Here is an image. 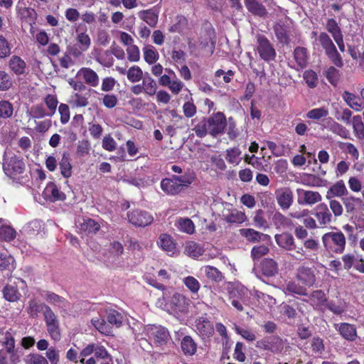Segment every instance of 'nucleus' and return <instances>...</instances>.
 <instances>
[{
  "mask_svg": "<svg viewBox=\"0 0 364 364\" xmlns=\"http://www.w3.org/2000/svg\"><path fill=\"white\" fill-rule=\"evenodd\" d=\"M257 51L259 57L266 62L274 60L276 58L277 53L274 46L263 35L257 36Z\"/></svg>",
  "mask_w": 364,
  "mask_h": 364,
  "instance_id": "obj_6",
  "label": "nucleus"
},
{
  "mask_svg": "<svg viewBox=\"0 0 364 364\" xmlns=\"http://www.w3.org/2000/svg\"><path fill=\"white\" fill-rule=\"evenodd\" d=\"M9 155L10 154L6 152L4 156L3 168L9 177L16 178L18 175L23 173L26 167L25 164L18 156Z\"/></svg>",
  "mask_w": 364,
  "mask_h": 364,
  "instance_id": "obj_4",
  "label": "nucleus"
},
{
  "mask_svg": "<svg viewBox=\"0 0 364 364\" xmlns=\"http://www.w3.org/2000/svg\"><path fill=\"white\" fill-rule=\"evenodd\" d=\"M203 252V247L194 241H188L185 244L184 253L191 257L197 258L201 256Z\"/></svg>",
  "mask_w": 364,
  "mask_h": 364,
  "instance_id": "obj_33",
  "label": "nucleus"
},
{
  "mask_svg": "<svg viewBox=\"0 0 364 364\" xmlns=\"http://www.w3.org/2000/svg\"><path fill=\"white\" fill-rule=\"evenodd\" d=\"M107 320L109 324L115 326L117 328L119 327L123 321L122 315L117 311L109 309L107 311Z\"/></svg>",
  "mask_w": 364,
  "mask_h": 364,
  "instance_id": "obj_52",
  "label": "nucleus"
},
{
  "mask_svg": "<svg viewBox=\"0 0 364 364\" xmlns=\"http://www.w3.org/2000/svg\"><path fill=\"white\" fill-rule=\"evenodd\" d=\"M16 236L15 230L9 225H2L0 226V239L9 242Z\"/></svg>",
  "mask_w": 364,
  "mask_h": 364,
  "instance_id": "obj_55",
  "label": "nucleus"
},
{
  "mask_svg": "<svg viewBox=\"0 0 364 364\" xmlns=\"http://www.w3.org/2000/svg\"><path fill=\"white\" fill-rule=\"evenodd\" d=\"M239 232L242 237L250 242H259L262 240V237L267 236V235L252 228H242L239 230Z\"/></svg>",
  "mask_w": 364,
  "mask_h": 364,
  "instance_id": "obj_38",
  "label": "nucleus"
},
{
  "mask_svg": "<svg viewBox=\"0 0 364 364\" xmlns=\"http://www.w3.org/2000/svg\"><path fill=\"white\" fill-rule=\"evenodd\" d=\"M296 195L297 203L301 205L312 206L322 200V196L318 191L297 188Z\"/></svg>",
  "mask_w": 364,
  "mask_h": 364,
  "instance_id": "obj_10",
  "label": "nucleus"
},
{
  "mask_svg": "<svg viewBox=\"0 0 364 364\" xmlns=\"http://www.w3.org/2000/svg\"><path fill=\"white\" fill-rule=\"evenodd\" d=\"M244 3L248 11L255 16L265 17L268 14L260 0H244Z\"/></svg>",
  "mask_w": 364,
  "mask_h": 364,
  "instance_id": "obj_20",
  "label": "nucleus"
},
{
  "mask_svg": "<svg viewBox=\"0 0 364 364\" xmlns=\"http://www.w3.org/2000/svg\"><path fill=\"white\" fill-rule=\"evenodd\" d=\"M76 77L91 87H97L100 82L97 73L90 68H81L76 74Z\"/></svg>",
  "mask_w": 364,
  "mask_h": 364,
  "instance_id": "obj_12",
  "label": "nucleus"
},
{
  "mask_svg": "<svg viewBox=\"0 0 364 364\" xmlns=\"http://www.w3.org/2000/svg\"><path fill=\"white\" fill-rule=\"evenodd\" d=\"M168 311L172 314L185 312L187 309V301L186 298L180 294L176 293L173 295L168 303L166 304Z\"/></svg>",
  "mask_w": 364,
  "mask_h": 364,
  "instance_id": "obj_14",
  "label": "nucleus"
},
{
  "mask_svg": "<svg viewBox=\"0 0 364 364\" xmlns=\"http://www.w3.org/2000/svg\"><path fill=\"white\" fill-rule=\"evenodd\" d=\"M275 196L277 204L283 210H288L294 202L293 191L287 187L276 190Z\"/></svg>",
  "mask_w": 364,
  "mask_h": 364,
  "instance_id": "obj_11",
  "label": "nucleus"
},
{
  "mask_svg": "<svg viewBox=\"0 0 364 364\" xmlns=\"http://www.w3.org/2000/svg\"><path fill=\"white\" fill-rule=\"evenodd\" d=\"M43 194L46 198L52 201L63 200L65 198V195L60 191L53 183H50L46 186Z\"/></svg>",
  "mask_w": 364,
  "mask_h": 364,
  "instance_id": "obj_21",
  "label": "nucleus"
},
{
  "mask_svg": "<svg viewBox=\"0 0 364 364\" xmlns=\"http://www.w3.org/2000/svg\"><path fill=\"white\" fill-rule=\"evenodd\" d=\"M322 242L326 251L331 254H342L346 248V239L341 231L328 232L323 235Z\"/></svg>",
  "mask_w": 364,
  "mask_h": 364,
  "instance_id": "obj_2",
  "label": "nucleus"
},
{
  "mask_svg": "<svg viewBox=\"0 0 364 364\" xmlns=\"http://www.w3.org/2000/svg\"><path fill=\"white\" fill-rule=\"evenodd\" d=\"M342 201L348 213H354L355 210L356 205L362 203L360 198H355L353 196L343 198Z\"/></svg>",
  "mask_w": 364,
  "mask_h": 364,
  "instance_id": "obj_53",
  "label": "nucleus"
},
{
  "mask_svg": "<svg viewBox=\"0 0 364 364\" xmlns=\"http://www.w3.org/2000/svg\"><path fill=\"white\" fill-rule=\"evenodd\" d=\"M314 215L321 228L326 227L333 221V215L328 205L324 203H321L316 207Z\"/></svg>",
  "mask_w": 364,
  "mask_h": 364,
  "instance_id": "obj_13",
  "label": "nucleus"
},
{
  "mask_svg": "<svg viewBox=\"0 0 364 364\" xmlns=\"http://www.w3.org/2000/svg\"><path fill=\"white\" fill-rule=\"evenodd\" d=\"M261 269L265 276L272 277L277 272V264L272 259H264L261 264Z\"/></svg>",
  "mask_w": 364,
  "mask_h": 364,
  "instance_id": "obj_45",
  "label": "nucleus"
},
{
  "mask_svg": "<svg viewBox=\"0 0 364 364\" xmlns=\"http://www.w3.org/2000/svg\"><path fill=\"white\" fill-rule=\"evenodd\" d=\"M196 331L203 338H210L214 332L213 324L204 316H200L196 320Z\"/></svg>",
  "mask_w": 364,
  "mask_h": 364,
  "instance_id": "obj_17",
  "label": "nucleus"
},
{
  "mask_svg": "<svg viewBox=\"0 0 364 364\" xmlns=\"http://www.w3.org/2000/svg\"><path fill=\"white\" fill-rule=\"evenodd\" d=\"M272 222L277 228H287L291 223L290 220L279 212L273 215Z\"/></svg>",
  "mask_w": 364,
  "mask_h": 364,
  "instance_id": "obj_54",
  "label": "nucleus"
},
{
  "mask_svg": "<svg viewBox=\"0 0 364 364\" xmlns=\"http://www.w3.org/2000/svg\"><path fill=\"white\" fill-rule=\"evenodd\" d=\"M325 127L343 139L350 138V132L342 124H340L332 119L328 122V124L325 125Z\"/></svg>",
  "mask_w": 364,
  "mask_h": 364,
  "instance_id": "obj_28",
  "label": "nucleus"
},
{
  "mask_svg": "<svg viewBox=\"0 0 364 364\" xmlns=\"http://www.w3.org/2000/svg\"><path fill=\"white\" fill-rule=\"evenodd\" d=\"M334 328L346 340L354 341L357 338V331L354 325L348 323H335Z\"/></svg>",
  "mask_w": 364,
  "mask_h": 364,
  "instance_id": "obj_19",
  "label": "nucleus"
},
{
  "mask_svg": "<svg viewBox=\"0 0 364 364\" xmlns=\"http://www.w3.org/2000/svg\"><path fill=\"white\" fill-rule=\"evenodd\" d=\"M308 301L316 309L326 304L327 297L322 290H315L310 294Z\"/></svg>",
  "mask_w": 364,
  "mask_h": 364,
  "instance_id": "obj_31",
  "label": "nucleus"
},
{
  "mask_svg": "<svg viewBox=\"0 0 364 364\" xmlns=\"http://www.w3.org/2000/svg\"><path fill=\"white\" fill-rule=\"evenodd\" d=\"M43 298L50 304L59 308L65 309L67 307V300L53 292H46L44 294Z\"/></svg>",
  "mask_w": 364,
  "mask_h": 364,
  "instance_id": "obj_43",
  "label": "nucleus"
},
{
  "mask_svg": "<svg viewBox=\"0 0 364 364\" xmlns=\"http://www.w3.org/2000/svg\"><path fill=\"white\" fill-rule=\"evenodd\" d=\"M69 103L75 107H83L88 105L87 98L78 93H75L70 97Z\"/></svg>",
  "mask_w": 364,
  "mask_h": 364,
  "instance_id": "obj_62",
  "label": "nucleus"
},
{
  "mask_svg": "<svg viewBox=\"0 0 364 364\" xmlns=\"http://www.w3.org/2000/svg\"><path fill=\"white\" fill-rule=\"evenodd\" d=\"M2 343L6 347V352L10 354L11 363H15L18 360L15 353V339L10 332H6Z\"/></svg>",
  "mask_w": 364,
  "mask_h": 364,
  "instance_id": "obj_29",
  "label": "nucleus"
},
{
  "mask_svg": "<svg viewBox=\"0 0 364 364\" xmlns=\"http://www.w3.org/2000/svg\"><path fill=\"white\" fill-rule=\"evenodd\" d=\"M186 328H180L175 331L178 339H181V348L183 354L187 356L193 355L197 350V344L191 336L185 335Z\"/></svg>",
  "mask_w": 364,
  "mask_h": 364,
  "instance_id": "obj_9",
  "label": "nucleus"
},
{
  "mask_svg": "<svg viewBox=\"0 0 364 364\" xmlns=\"http://www.w3.org/2000/svg\"><path fill=\"white\" fill-rule=\"evenodd\" d=\"M78 228L80 231L90 234L97 232L100 230V226L93 219L87 218L82 219V221L80 222Z\"/></svg>",
  "mask_w": 364,
  "mask_h": 364,
  "instance_id": "obj_39",
  "label": "nucleus"
},
{
  "mask_svg": "<svg viewBox=\"0 0 364 364\" xmlns=\"http://www.w3.org/2000/svg\"><path fill=\"white\" fill-rule=\"evenodd\" d=\"M185 286L192 292L198 293L200 289V284L199 282L192 276H188L183 279Z\"/></svg>",
  "mask_w": 364,
  "mask_h": 364,
  "instance_id": "obj_63",
  "label": "nucleus"
},
{
  "mask_svg": "<svg viewBox=\"0 0 364 364\" xmlns=\"http://www.w3.org/2000/svg\"><path fill=\"white\" fill-rule=\"evenodd\" d=\"M348 194V190L343 180H340L331 186L326 193V198L331 199L334 197H343Z\"/></svg>",
  "mask_w": 364,
  "mask_h": 364,
  "instance_id": "obj_22",
  "label": "nucleus"
},
{
  "mask_svg": "<svg viewBox=\"0 0 364 364\" xmlns=\"http://www.w3.org/2000/svg\"><path fill=\"white\" fill-rule=\"evenodd\" d=\"M127 77L129 81L135 83L141 80L144 75L142 70L138 65H133L127 72Z\"/></svg>",
  "mask_w": 364,
  "mask_h": 364,
  "instance_id": "obj_48",
  "label": "nucleus"
},
{
  "mask_svg": "<svg viewBox=\"0 0 364 364\" xmlns=\"http://www.w3.org/2000/svg\"><path fill=\"white\" fill-rule=\"evenodd\" d=\"M44 102L46 105V107L48 109V112L47 113V116H52L55 114L56 111V108L58 104V100L55 95H48L44 99Z\"/></svg>",
  "mask_w": 364,
  "mask_h": 364,
  "instance_id": "obj_57",
  "label": "nucleus"
},
{
  "mask_svg": "<svg viewBox=\"0 0 364 364\" xmlns=\"http://www.w3.org/2000/svg\"><path fill=\"white\" fill-rule=\"evenodd\" d=\"M129 222L136 227H146L154 221L153 216L146 211L135 210L127 213Z\"/></svg>",
  "mask_w": 364,
  "mask_h": 364,
  "instance_id": "obj_8",
  "label": "nucleus"
},
{
  "mask_svg": "<svg viewBox=\"0 0 364 364\" xmlns=\"http://www.w3.org/2000/svg\"><path fill=\"white\" fill-rule=\"evenodd\" d=\"M274 239L279 247L287 251H295V255H291L292 258L299 261L308 258V255L304 248L301 246H296L294 238L291 233L285 232L277 234Z\"/></svg>",
  "mask_w": 364,
  "mask_h": 364,
  "instance_id": "obj_1",
  "label": "nucleus"
},
{
  "mask_svg": "<svg viewBox=\"0 0 364 364\" xmlns=\"http://www.w3.org/2000/svg\"><path fill=\"white\" fill-rule=\"evenodd\" d=\"M223 220L228 223H242L247 219L246 215L244 213L239 211L237 209H232L223 212Z\"/></svg>",
  "mask_w": 364,
  "mask_h": 364,
  "instance_id": "obj_24",
  "label": "nucleus"
},
{
  "mask_svg": "<svg viewBox=\"0 0 364 364\" xmlns=\"http://www.w3.org/2000/svg\"><path fill=\"white\" fill-rule=\"evenodd\" d=\"M242 151L238 147L228 149L225 151L226 161L232 165H238L242 160Z\"/></svg>",
  "mask_w": 364,
  "mask_h": 364,
  "instance_id": "obj_41",
  "label": "nucleus"
},
{
  "mask_svg": "<svg viewBox=\"0 0 364 364\" xmlns=\"http://www.w3.org/2000/svg\"><path fill=\"white\" fill-rule=\"evenodd\" d=\"M76 41L79 45V49H75L73 55L75 57L80 56L83 52L87 51L91 46V38L85 31H80V27L76 29Z\"/></svg>",
  "mask_w": 364,
  "mask_h": 364,
  "instance_id": "obj_16",
  "label": "nucleus"
},
{
  "mask_svg": "<svg viewBox=\"0 0 364 364\" xmlns=\"http://www.w3.org/2000/svg\"><path fill=\"white\" fill-rule=\"evenodd\" d=\"M327 31L331 33L335 42L338 45L341 52L345 51V44L343 41V34L336 21L333 19H328L326 23Z\"/></svg>",
  "mask_w": 364,
  "mask_h": 364,
  "instance_id": "obj_18",
  "label": "nucleus"
},
{
  "mask_svg": "<svg viewBox=\"0 0 364 364\" xmlns=\"http://www.w3.org/2000/svg\"><path fill=\"white\" fill-rule=\"evenodd\" d=\"M10 69L16 75H21L24 73L26 63L18 56L13 55L9 63Z\"/></svg>",
  "mask_w": 364,
  "mask_h": 364,
  "instance_id": "obj_44",
  "label": "nucleus"
},
{
  "mask_svg": "<svg viewBox=\"0 0 364 364\" xmlns=\"http://www.w3.org/2000/svg\"><path fill=\"white\" fill-rule=\"evenodd\" d=\"M283 291L287 295L296 294L299 296H307L306 288L300 285L296 282H289L283 288Z\"/></svg>",
  "mask_w": 364,
  "mask_h": 364,
  "instance_id": "obj_30",
  "label": "nucleus"
},
{
  "mask_svg": "<svg viewBox=\"0 0 364 364\" xmlns=\"http://www.w3.org/2000/svg\"><path fill=\"white\" fill-rule=\"evenodd\" d=\"M59 165L61 175L65 178H70L72 176V165L68 153L64 152L63 154Z\"/></svg>",
  "mask_w": 364,
  "mask_h": 364,
  "instance_id": "obj_37",
  "label": "nucleus"
},
{
  "mask_svg": "<svg viewBox=\"0 0 364 364\" xmlns=\"http://www.w3.org/2000/svg\"><path fill=\"white\" fill-rule=\"evenodd\" d=\"M173 180L176 181L178 185L181 186V189L183 191L185 188L188 187L196 179V176L193 172H186L181 176L173 175Z\"/></svg>",
  "mask_w": 364,
  "mask_h": 364,
  "instance_id": "obj_40",
  "label": "nucleus"
},
{
  "mask_svg": "<svg viewBox=\"0 0 364 364\" xmlns=\"http://www.w3.org/2000/svg\"><path fill=\"white\" fill-rule=\"evenodd\" d=\"M159 245L168 252H173L176 245L171 237L167 234H162L158 242Z\"/></svg>",
  "mask_w": 364,
  "mask_h": 364,
  "instance_id": "obj_49",
  "label": "nucleus"
},
{
  "mask_svg": "<svg viewBox=\"0 0 364 364\" xmlns=\"http://www.w3.org/2000/svg\"><path fill=\"white\" fill-rule=\"evenodd\" d=\"M201 269L204 271L206 277L213 282H220L224 279L222 272L215 267L207 265L203 267Z\"/></svg>",
  "mask_w": 364,
  "mask_h": 364,
  "instance_id": "obj_47",
  "label": "nucleus"
},
{
  "mask_svg": "<svg viewBox=\"0 0 364 364\" xmlns=\"http://www.w3.org/2000/svg\"><path fill=\"white\" fill-rule=\"evenodd\" d=\"M144 59L149 65H153L159 58V54L154 46L150 44L145 45L143 48Z\"/></svg>",
  "mask_w": 364,
  "mask_h": 364,
  "instance_id": "obj_32",
  "label": "nucleus"
},
{
  "mask_svg": "<svg viewBox=\"0 0 364 364\" xmlns=\"http://www.w3.org/2000/svg\"><path fill=\"white\" fill-rule=\"evenodd\" d=\"M4 298L9 302H15L20 299L21 294L16 286L6 284L2 289Z\"/></svg>",
  "mask_w": 364,
  "mask_h": 364,
  "instance_id": "obj_35",
  "label": "nucleus"
},
{
  "mask_svg": "<svg viewBox=\"0 0 364 364\" xmlns=\"http://www.w3.org/2000/svg\"><path fill=\"white\" fill-rule=\"evenodd\" d=\"M177 228L183 232L191 235L195 231V225L193 221L187 218H180L176 222Z\"/></svg>",
  "mask_w": 364,
  "mask_h": 364,
  "instance_id": "obj_42",
  "label": "nucleus"
},
{
  "mask_svg": "<svg viewBox=\"0 0 364 364\" xmlns=\"http://www.w3.org/2000/svg\"><path fill=\"white\" fill-rule=\"evenodd\" d=\"M343 98L346 104L353 109L359 112L364 108V104L358 96L345 91L343 94Z\"/></svg>",
  "mask_w": 364,
  "mask_h": 364,
  "instance_id": "obj_26",
  "label": "nucleus"
},
{
  "mask_svg": "<svg viewBox=\"0 0 364 364\" xmlns=\"http://www.w3.org/2000/svg\"><path fill=\"white\" fill-rule=\"evenodd\" d=\"M327 308L334 314L341 315L346 310V303L343 301L335 302L331 301L326 304Z\"/></svg>",
  "mask_w": 364,
  "mask_h": 364,
  "instance_id": "obj_59",
  "label": "nucleus"
},
{
  "mask_svg": "<svg viewBox=\"0 0 364 364\" xmlns=\"http://www.w3.org/2000/svg\"><path fill=\"white\" fill-rule=\"evenodd\" d=\"M275 35L278 41L283 44H288L289 37L287 34L286 28L282 25H277L274 28Z\"/></svg>",
  "mask_w": 364,
  "mask_h": 364,
  "instance_id": "obj_61",
  "label": "nucleus"
},
{
  "mask_svg": "<svg viewBox=\"0 0 364 364\" xmlns=\"http://www.w3.org/2000/svg\"><path fill=\"white\" fill-rule=\"evenodd\" d=\"M318 41L332 63L341 68L343 65V59L329 36L324 32L321 33L318 36Z\"/></svg>",
  "mask_w": 364,
  "mask_h": 364,
  "instance_id": "obj_3",
  "label": "nucleus"
},
{
  "mask_svg": "<svg viewBox=\"0 0 364 364\" xmlns=\"http://www.w3.org/2000/svg\"><path fill=\"white\" fill-rule=\"evenodd\" d=\"M91 322L95 328L101 333L107 336L112 333L111 328L106 323L103 318L95 317L92 318Z\"/></svg>",
  "mask_w": 364,
  "mask_h": 364,
  "instance_id": "obj_50",
  "label": "nucleus"
},
{
  "mask_svg": "<svg viewBox=\"0 0 364 364\" xmlns=\"http://www.w3.org/2000/svg\"><path fill=\"white\" fill-rule=\"evenodd\" d=\"M26 364H48V360L43 355L38 353H31L25 358Z\"/></svg>",
  "mask_w": 364,
  "mask_h": 364,
  "instance_id": "obj_64",
  "label": "nucleus"
},
{
  "mask_svg": "<svg viewBox=\"0 0 364 364\" xmlns=\"http://www.w3.org/2000/svg\"><path fill=\"white\" fill-rule=\"evenodd\" d=\"M206 117H203L198 120L196 118L191 120V125L193 127V131L198 137L203 138L208 134H209Z\"/></svg>",
  "mask_w": 364,
  "mask_h": 364,
  "instance_id": "obj_25",
  "label": "nucleus"
},
{
  "mask_svg": "<svg viewBox=\"0 0 364 364\" xmlns=\"http://www.w3.org/2000/svg\"><path fill=\"white\" fill-rule=\"evenodd\" d=\"M177 183L173 180V176L170 178H164L161 181V188L166 194L174 196L182 191Z\"/></svg>",
  "mask_w": 364,
  "mask_h": 364,
  "instance_id": "obj_23",
  "label": "nucleus"
},
{
  "mask_svg": "<svg viewBox=\"0 0 364 364\" xmlns=\"http://www.w3.org/2000/svg\"><path fill=\"white\" fill-rule=\"evenodd\" d=\"M206 119L210 135L216 137L223 133L227 126V120L223 112H218Z\"/></svg>",
  "mask_w": 364,
  "mask_h": 364,
  "instance_id": "obj_7",
  "label": "nucleus"
},
{
  "mask_svg": "<svg viewBox=\"0 0 364 364\" xmlns=\"http://www.w3.org/2000/svg\"><path fill=\"white\" fill-rule=\"evenodd\" d=\"M297 279L306 287H313L316 282L314 271L307 267H300L297 269Z\"/></svg>",
  "mask_w": 364,
  "mask_h": 364,
  "instance_id": "obj_15",
  "label": "nucleus"
},
{
  "mask_svg": "<svg viewBox=\"0 0 364 364\" xmlns=\"http://www.w3.org/2000/svg\"><path fill=\"white\" fill-rule=\"evenodd\" d=\"M95 60L106 68H110L114 64V58L109 50H105L102 55H95Z\"/></svg>",
  "mask_w": 364,
  "mask_h": 364,
  "instance_id": "obj_56",
  "label": "nucleus"
},
{
  "mask_svg": "<svg viewBox=\"0 0 364 364\" xmlns=\"http://www.w3.org/2000/svg\"><path fill=\"white\" fill-rule=\"evenodd\" d=\"M328 115V109L325 107L314 108L306 113V117L313 120H319Z\"/></svg>",
  "mask_w": 364,
  "mask_h": 364,
  "instance_id": "obj_51",
  "label": "nucleus"
},
{
  "mask_svg": "<svg viewBox=\"0 0 364 364\" xmlns=\"http://www.w3.org/2000/svg\"><path fill=\"white\" fill-rule=\"evenodd\" d=\"M13 114V106L8 101H0V125L2 119H7Z\"/></svg>",
  "mask_w": 364,
  "mask_h": 364,
  "instance_id": "obj_58",
  "label": "nucleus"
},
{
  "mask_svg": "<svg viewBox=\"0 0 364 364\" xmlns=\"http://www.w3.org/2000/svg\"><path fill=\"white\" fill-rule=\"evenodd\" d=\"M139 16L151 27H154L157 24L158 14L153 9L140 11Z\"/></svg>",
  "mask_w": 364,
  "mask_h": 364,
  "instance_id": "obj_46",
  "label": "nucleus"
},
{
  "mask_svg": "<svg viewBox=\"0 0 364 364\" xmlns=\"http://www.w3.org/2000/svg\"><path fill=\"white\" fill-rule=\"evenodd\" d=\"M142 90L144 92L149 96H153L156 93L157 84L155 80L150 76L149 73H146L141 82Z\"/></svg>",
  "mask_w": 364,
  "mask_h": 364,
  "instance_id": "obj_34",
  "label": "nucleus"
},
{
  "mask_svg": "<svg viewBox=\"0 0 364 364\" xmlns=\"http://www.w3.org/2000/svg\"><path fill=\"white\" fill-rule=\"evenodd\" d=\"M145 336L154 342L156 346L166 345L170 339L168 331L164 326L149 325L144 328Z\"/></svg>",
  "mask_w": 364,
  "mask_h": 364,
  "instance_id": "obj_5",
  "label": "nucleus"
},
{
  "mask_svg": "<svg viewBox=\"0 0 364 364\" xmlns=\"http://www.w3.org/2000/svg\"><path fill=\"white\" fill-rule=\"evenodd\" d=\"M294 58L299 69H303L307 65L308 52L304 47H296L294 51Z\"/></svg>",
  "mask_w": 364,
  "mask_h": 364,
  "instance_id": "obj_36",
  "label": "nucleus"
},
{
  "mask_svg": "<svg viewBox=\"0 0 364 364\" xmlns=\"http://www.w3.org/2000/svg\"><path fill=\"white\" fill-rule=\"evenodd\" d=\"M50 307L44 304H40L36 302L34 299H31L28 301V307H27V313L32 318H36L38 316L40 313L45 314L47 311V309H49Z\"/></svg>",
  "mask_w": 364,
  "mask_h": 364,
  "instance_id": "obj_27",
  "label": "nucleus"
},
{
  "mask_svg": "<svg viewBox=\"0 0 364 364\" xmlns=\"http://www.w3.org/2000/svg\"><path fill=\"white\" fill-rule=\"evenodd\" d=\"M269 251V247L264 245L254 246L251 250V257L254 261L259 260L262 257L266 255Z\"/></svg>",
  "mask_w": 364,
  "mask_h": 364,
  "instance_id": "obj_60",
  "label": "nucleus"
}]
</instances>
